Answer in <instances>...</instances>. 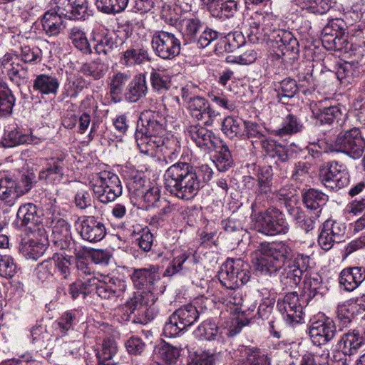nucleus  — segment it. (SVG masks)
Here are the masks:
<instances>
[{"label": "nucleus", "mask_w": 365, "mask_h": 365, "mask_svg": "<svg viewBox=\"0 0 365 365\" xmlns=\"http://www.w3.org/2000/svg\"><path fill=\"white\" fill-rule=\"evenodd\" d=\"M213 171L207 165L195 168L190 163L178 162L165 172V187L178 198L188 200L193 198L204 184L212 176Z\"/></svg>", "instance_id": "nucleus-1"}, {"label": "nucleus", "mask_w": 365, "mask_h": 365, "mask_svg": "<svg viewBox=\"0 0 365 365\" xmlns=\"http://www.w3.org/2000/svg\"><path fill=\"white\" fill-rule=\"evenodd\" d=\"M250 34H264L267 37L271 46L279 48L282 53L298 51V41L292 32L277 27V20L271 14H255L250 19Z\"/></svg>", "instance_id": "nucleus-2"}, {"label": "nucleus", "mask_w": 365, "mask_h": 365, "mask_svg": "<svg viewBox=\"0 0 365 365\" xmlns=\"http://www.w3.org/2000/svg\"><path fill=\"white\" fill-rule=\"evenodd\" d=\"M256 270L264 274L276 273L294 257L291 247L284 242H264L259 244L255 252Z\"/></svg>", "instance_id": "nucleus-3"}, {"label": "nucleus", "mask_w": 365, "mask_h": 365, "mask_svg": "<svg viewBox=\"0 0 365 365\" xmlns=\"http://www.w3.org/2000/svg\"><path fill=\"white\" fill-rule=\"evenodd\" d=\"M158 113L152 110L143 112L138 121L135 138L140 153L150 155L159 144L163 143V137L166 130L163 123L157 119Z\"/></svg>", "instance_id": "nucleus-4"}, {"label": "nucleus", "mask_w": 365, "mask_h": 365, "mask_svg": "<svg viewBox=\"0 0 365 365\" xmlns=\"http://www.w3.org/2000/svg\"><path fill=\"white\" fill-rule=\"evenodd\" d=\"M249 264L241 259H227L220 267L217 277L227 289H236L250 279Z\"/></svg>", "instance_id": "nucleus-5"}, {"label": "nucleus", "mask_w": 365, "mask_h": 365, "mask_svg": "<svg viewBox=\"0 0 365 365\" xmlns=\"http://www.w3.org/2000/svg\"><path fill=\"white\" fill-rule=\"evenodd\" d=\"M255 220L257 231L267 236L284 235L289 231V224L284 215L274 207H269L264 212H259Z\"/></svg>", "instance_id": "nucleus-6"}, {"label": "nucleus", "mask_w": 365, "mask_h": 365, "mask_svg": "<svg viewBox=\"0 0 365 365\" xmlns=\"http://www.w3.org/2000/svg\"><path fill=\"white\" fill-rule=\"evenodd\" d=\"M330 151L343 153L354 159L359 158L365 148V140L358 128L340 132Z\"/></svg>", "instance_id": "nucleus-7"}, {"label": "nucleus", "mask_w": 365, "mask_h": 365, "mask_svg": "<svg viewBox=\"0 0 365 365\" xmlns=\"http://www.w3.org/2000/svg\"><path fill=\"white\" fill-rule=\"evenodd\" d=\"M92 190L96 197L102 203L114 201L122 194V186L118 175L102 172L94 180Z\"/></svg>", "instance_id": "nucleus-8"}, {"label": "nucleus", "mask_w": 365, "mask_h": 365, "mask_svg": "<svg viewBox=\"0 0 365 365\" xmlns=\"http://www.w3.org/2000/svg\"><path fill=\"white\" fill-rule=\"evenodd\" d=\"M198 317V311L192 304L181 307L170 316L168 322L164 325L163 333L166 336L175 337L192 325Z\"/></svg>", "instance_id": "nucleus-9"}, {"label": "nucleus", "mask_w": 365, "mask_h": 365, "mask_svg": "<svg viewBox=\"0 0 365 365\" xmlns=\"http://www.w3.org/2000/svg\"><path fill=\"white\" fill-rule=\"evenodd\" d=\"M151 46L155 54L163 60H172L181 50V41L174 34L155 31L151 36Z\"/></svg>", "instance_id": "nucleus-10"}, {"label": "nucleus", "mask_w": 365, "mask_h": 365, "mask_svg": "<svg viewBox=\"0 0 365 365\" xmlns=\"http://www.w3.org/2000/svg\"><path fill=\"white\" fill-rule=\"evenodd\" d=\"M320 180L327 189L336 191L349 183L348 169L345 165L337 161L328 162L320 170Z\"/></svg>", "instance_id": "nucleus-11"}, {"label": "nucleus", "mask_w": 365, "mask_h": 365, "mask_svg": "<svg viewBox=\"0 0 365 365\" xmlns=\"http://www.w3.org/2000/svg\"><path fill=\"white\" fill-rule=\"evenodd\" d=\"M46 224L52 227L51 239L56 248L68 249L72 241L71 225L60 216L55 215L48 217Z\"/></svg>", "instance_id": "nucleus-12"}, {"label": "nucleus", "mask_w": 365, "mask_h": 365, "mask_svg": "<svg viewBox=\"0 0 365 365\" xmlns=\"http://www.w3.org/2000/svg\"><path fill=\"white\" fill-rule=\"evenodd\" d=\"M356 55L358 56L356 62H345L339 66L336 75L341 83H351L365 73V49L359 47Z\"/></svg>", "instance_id": "nucleus-13"}, {"label": "nucleus", "mask_w": 365, "mask_h": 365, "mask_svg": "<svg viewBox=\"0 0 365 365\" xmlns=\"http://www.w3.org/2000/svg\"><path fill=\"white\" fill-rule=\"evenodd\" d=\"M336 333L335 324L329 318L314 321L311 323L309 328V337L316 346L327 344L334 339Z\"/></svg>", "instance_id": "nucleus-14"}, {"label": "nucleus", "mask_w": 365, "mask_h": 365, "mask_svg": "<svg viewBox=\"0 0 365 365\" xmlns=\"http://www.w3.org/2000/svg\"><path fill=\"white\" fill-rule=\"evenodd\" d=\"M299 301L296 292H289L277 301L278 310L288 324H297L302 319V307Z\"/></svg>", "instance_id": "nucleus-15"}, {"label": "nucleus", "mask_w": 365, "mask_h": 365, "mask_svg": "<svg viewBox=\"0 0 365 365\" xmlns=\"http://www.w3.org/2000/svg\"><path fill=\"white\" fill-rule=\"evenodd\" d=\"M78 232L81 238L90 242L102 240L106 235V228L103 222L94 216H84L80 221Z\"/></svg>", "instance_id": "nucleus-16"}, {"label": "nucleus", "mask_w": 365, "mask_h": 365, "mask_svg": "<svg viewBox=\"0 0 365 365\" xmlns=\"http://www.w3.org/2000/svg\"><path fill=\"white\" fill-rule=\"evenodd\" d=\"M187 108L192 118L202 120L206 125L213 124L219 113L212 109L204 98L196 96L187 100Z\"/></svg>", "instance_id": "nucleus-17"}, {"label": "nucleus", "mask_w": 365, "mask_h": 365, "mask_svg": "<svg viewBox=\"0 0 365 365\" xmlns=\"http://www.w3.org/2000/svg\"><path fill=\"white\" fill-rule=\"evenodd\" d=\"M131 279L135 288L138 289H147L149 294L155 291L154 286L160 279L159 275V267L150 265L148 268L134 269Z\"/></svg>", "instance_id": "nucleus-18"}, {"label": "nucleus", "mask_w": 365, "mask_h": 365, "mask_svg": "<svg viewBox=\"0 0 365 365\" xmlns=\"http://www.w3.org/2000/svg\"><path fill=\"white\" fill-rule=\"evenodd\" d=\"M197 260L190 253L185 252L175 256L165 269L163 276L171 277L175 274L187 275L197 270Z\"/></svg>", "instance_id": "nucleus-19"}, {"label": "nucleus", "mask_w": 365, "mask_h": 365, "mask_svg": "<svg viewBox=\"0 0 365 365\" xmlns=\"http://www.w3.org/2000/svg\"><path fill=\"white\" fill-rule=\"evenodd\" d=\"M126 287L125 282L118 278L104 276L97 286L96 293L101 299L115 301L123 297Z\"/></svg>", "instance_id": "nucleus-20"}, {"label": "nucleus", "mask_w": 365, "mask_h": 365, "mask_svg": "<svg viewBox=\"0 0 365 365\" xmlns=\"http://www.w3.org/2000/svg\"><path fill=\"white\" fill-rule=\"evenodd\" d=\"M64 173L63 158H51L48 160L46 167L39 172L38 178L47 184L58 185L63 180Z\"/></svg>", "instance_id": "nucleus-21"}, {"label": "nucleus", "mask_w": 365, "mask_h": 365, "mask_svg": "<svg viewBox=\"0 0 365 365\" xmlns=\"http://www.w3.org/2000/svg\"><path fill=\"white\" fill-rule=\"evenodd\" d=\"M188 136L195 143L197 146L204 150H212L217 148V138L213 133L198 124L187 127Z\"/></svg>", "instance_id": "nucleus-22"}, {"label": "nucleus", "mask_w": 365, "mask_h": 365, "mask_svg": "<svg viewBox=\"0 0 365 365\" xmlns=\"http://www.w3.org/2000/svg\"><path fill=\"white\" fill-rule=\"evenodd\" d=\"M312 112L320 120L322 124H332L336 123L341 125L346 113H343L341 108L337 106H324L322 102L315 103L312 107Z\"/></svg>", "instance_id": "nucleus-23"}, {"label": "nucleus", "mask_w": 365, "mask_h": 365, "mask_svg": "<svg viewBox=\"0 0 365 365\" xmlns=\"http://www.w3.org/2000/svg\"><path fill=\"white\" fill-rule=\"evenodd\" d=\"M42 222L41 212L33 203L21 205L16 214V223L19 227L35 229Z\"/></svg>", "instance_id": "nucleus-24"}, {"label": "nucleus", "mask_w": 365, "mask_h": 365, "mask_svg": "<svg viewBox=\"0 0 365 365\" xmlns=\"http://www.w3.org/2000/svg\"><path fill=\"white\" fill-rule=\"evenodd\" d=\"M365 344V338L358 330L353 329L343 334L337 343L338 349L346 356H352Z\"/></svg>", "instance_id": "nucleus-25"}, {"label": "nucleus", "mask_w": 365, "mask_h": 365, "mask_svg": "<svg viewBox=\"0 0 365 365\" xmlns=\"http://www.w3.org/2000/svg\"><path fill=\"white\" fill-rule=\"evenodd\" d=\"M365 279V269L361 267H346L340 272L339 281L344 289L352 292Z\"/></svg>", "instance_id": "nucleus-26"}, {"label": "nucleus", "mask_w": 365, "mask_h": 365, "mask_svg": "<svg viewBox=\"0 0 365 365\" xmlns=\"http://www.w3.org/2000/svg\"><path fill=\"white\" fill-rule=\"evenodd\" d=\"M327 291L322 282V278L318 273H306L304 280V296L306 300L322 298Z\"/></svg>", "instance_id": "nucleus-27"}, {"label": "nucleus", "mask_w": 365, "mask_h": 365, "mask_svg": "<svg viewBox=\"0 0 365 365\" xmlns=\"http://www.w3.org/2000/svg\"><path fill=\"white\" fill-rule=\"evenodd\" d=\"M59 87L60 81L53 74L37 75L33 82V89L42 96H56Z\"/></svg>", "instance_id": "nucleus-28"}, {"label": "nucleus", "mask_w": 365, "mask_h": 365, "mask_svg": "<svg viewBox=\"0 0 365 365\" xmlns=\"http://www.w3.org/2000/svg\"><path fill=\"white\" fill-rule=\"evenodd\" d=\"M148 93V86L145 74L136 75L128 83L124 93L126 101L135 103L145 98Z\"/></svg>", "instance_id": "nucleus-29"}, {"label": "nucleus", "mask_w": 365, "mask_h": 365, "mask_svg": "<svg viewBox=\"0 0 365 365\" xmlns=\"http://www.w3.org/2000/svg\"><path fill=\"white\" fill-rule=\"evenodd\" d=\"M261 148L265 155L272 158H277L282 163L288 161L290 158L289 148L270 138L262 141Z\"/></svg>", "instance_id": "nucleus-30"}, {"label": "nucleus", "mask_w": 365, "mask_h": 365, "mask_svg": "<svg viewBox=\"0 0 365 365\" xmlns=\"http://www.w3.org/2000/svg\"><path fill=\"white\" fill-rule=\"evenodd\" d=\"M122 63L126 66L141 65L147 61H150L148 49L143 46H133L123 52L121 57Z\"/></svg>", "instance_id": "nucleus-31"}, {"label": "nucleus", "mask_w": 365, "mask_h": 365, "mask_svg": "<svg viewBox=\"0 0 365 365\" xmlns=\"http://www.w3.org/2000/svg\"><path fill=\"white\" fill-rule=\"evenodd\" d=\"M209 11L214 17L223 19L233 17L240 9L239 2L235 0L213 3L209 5Z\"/></svg>", "instance_id": "nucleus-32"}, {"label": "nucleus", "mask_w": 365, "mask_h": 365, "mask_svg": "<svg viewBox=\"0 0 365 365\" xmlns=\"http://www.w3.org/2000/svg\"><path fill=\"white\" fill-rule=\"evenodd\" d=\"M328 201V196L322 192L313 188L309 189L303 194V202L307 208L314 210L316 217H319L322 207Z\"/></svg>", "instance_id": "nucleus-33"}, {"label": "nucleus", "mask_w": 365, "mask_h": 365, "mask_svg": "<svg viewBox=\"0 0 365 365\" xmlns=\"http://www.w3.org/2000/svg\"><path fill=\"white\" fill-rule=\"evenodd\" d=\"M274 89L277 92V98L279 102L286 104L288 100L293 98L298 91V86L294 79L287 78L275 83Z\"/></svg>", "instance_id": "nucleus-34"}, {"label": "nucleus", "mask_w": 365, "mask_h": 365, "mask_svg": "<svg viewBox=\"0 0 365 365\" xmlns=\"http://www.w3.org/2000/svg\"><path fill=\"white\" fill-rule=\"evenodd\" d=\"M304 129L302 119L293 113H287L282 118L281 127L275 131L279 136L290 135L300 133Z\"/></svg>", "instance_id": "nucleus-35"}, {"label": "nucleus", "mask_w": 365, "mask_h": 365, "mask_svg": "<svg viewBox=\"0 0 365 365\" xmlns=\"http://www.w3.org/2000/svg\"><path fill=\"white\" fill-rule=\"evenodd\" d=\"M39 139L32 135L24 134L15 127H9L4 135L6 146L14 147L22 144H37Z\"/></svg>", "instance_id": "nucleus-36"}, {"label": "nucleus", "mask_w": 365, "mask_h": 365, "mask_svg": "<svg viewBox=\"0 0 365 365\" xmlns=\"http://www.w3.org/2000/svg\"><path fill=\"white\" fill-rule=\"evenodd\" d=\"M19 249L26 258L36 260L43 255L46 246L34 240L24 239L21 240Z\"/></svg>", "instance_id": "nucleus-37"}, {"label": "nucleus", "mask_w": 365, "mask_h": 365, "mask_svg": "<svg viewBox=\"0 0 365 365\" xmlns=\"http://www.w3.org/2000/svg\"><path fill=\"white\" fill-rule=\"evenodd\" d=\"M68 38L73 45L83 53L90 54L92 52L86 37V32L78 26H73L68 30Z\"/></svg>", "instance_id": "nucleus-38"}, {"label": "nucleus", "mask_w": 365, "mask_h": 365, "mask_svg": "<svg viewBox=\"0 0 365 365\" xmlns=\"http://www.w3.org/2000/svg\"><path fill=\"white\" fill-rule=\"evenodd\" d=\"M244 122L242 119L227 117L222 121V130L230 139L243 138Z\"/></svg>", "instance_id": "nucleus-39"}, {"label": "nucleus", "mask_w": 365, "mask_h": 365, "mask_svg": "<svg viewBox=\"0 0 365 365\" xmlns=\"http://www.w3.org/2000/svg\"><path fill=\"white\" fill-rule=\"evenodd\" d=\"M182 35L185 44L197 40V34L202 27V21L197 18H187L182 21Z\"/></svg>", "instance_id": "nucleus-40"}, {"label": "nucleus", "mask_w": 365, "mask_h": 365, "mask_svg": "<svg viewBox=\"0 0 365 365\" xmlns=\"http://www.w3.org/2000/svg\"><path fill=\"white\" fill-rule=\"evenodd\" d=\"M15 101L16 98L6 83L0 79V115H10Z\"/></svg>", "instance_id": "nucleus-41"}, {"label": "nucleus", "mask_w": 365, "mask_h": 365, "mask_svg": "<svg viewBox=\"0 0 365 365\" xmlns=\"http://www.w3.org/2000/svg\"><path fill=\"white\" fill-rule=\"evenodd\" d=\"M19 197L16 180L9 177H5L0 180V200L13 204Z\"/></svg>", "instance_id": "nucleus-42"}, {"label": "nucleus", "mask_w": 365, "mask_h": 365, "mask_svg": "<svg viewBox=\"0 0 365 365\" xmlns=\"http://www.w3.org/2000/svg\"><path fill=\"white\" fill-rule=\"evenodd\" d=\"M62 23V17L50 10L44 14L42 19L43 29L50 36H57L61 32Z\"/></svg>", "instance_id": "nucleus-43"}, {"label": "nucleus", "mask_w": 365, "mask_h": 365, "mask_svg": "<svg viewBox=\"0 0 365 365\" xmlns=\"http://www.w3.org/2000/svg\"><path fill=\"white\" fill-rule=\"evenodd\" d=\"M150 297H152L151 302L153 304L155 301L153 294H149L145 292H135L133 297L126 302L125 307L130 311V314H133V317H135V314L142 309L144 306L150 304Z\"/></svg>", "instance_id": "nucleus-44"}, {"label": "nucleus", "mask_w": 365, "mask_h": 365, "mask_svg": "<svg viewBox=\"0 0 365 365\" xmlns=\"http://www.w3.org/2000/svg\"><path fill=\"white\" fill-rule=\"evenodd\" d=\"M78 314V312L75 310H71L64 312L58 319L55 323V330L58 334L65 336L67 334V332L69 330L73 329L74 325L78 322L77 318Z\"/></svg>", "instance_id": "nucleus-45"}, {"label": "nucleus", "mask_w": 365, "mask_h": 365, "mask_svg": "<svg viewBox=\"0 0 365 365\" xmlns=\"http://www.w3.org/2000/svg\"><path fill=\"white\" fill-rule=\"evenodd\" d=\"M129 0H96L97 9L102 13L110 15L125 11Z\"/></svg>", "instance_id": "nucleus-46"}, {"label": "nucleus", "mask_w": 365, "mask_h": 365, "mask_svg": "<svg viewBox=\"0 0 365 365\" xmlns=\"http://www.w3.org/2000/svg\"><path fill=\"white\" fill-rule=\"evenodd\" d=\"M150 80L153 89L160 93L168 91L171 86L170 76L160 69L152 68Z\"/></svg>", "instance_id": "nucleus-47"}, {"label": "nucleus", "mask_w": 365, "mask_h": 365, "mask_svg": "<svg viewBox=\"0 0 365 365\" xmlns=\"http://www.w3.org/2000/svg\"><path fill=\"white\" fill-rule=\"evenodd\" d=\"M130 79L129 75L124 73H117L114 75L109 84L110 94L115 102L120 101L124 88Z\"/></svg>", "instance_id": "nucleus-48"}, {"label": "nucleus", "mask_w": 365, "mask_h": 365, "mask_svg": "<svg viewBox=\"0 0 365 365\" xmlns=\"http://www.w3.org/2000/svg\"><path fill=\"white\" fill-rule=\"evenodd\" d=\"M322 228L336 243L344 240L346 231V226L344 223L328 220L323 223Z\"/></svg>", "instance_id": "nucleus-49"}, {"label": "nucleus", "mask_w": 365, "mask_h": 365, "mask_svg": "<svg viewBox=\"0 0 365 365\" xmlns=\"http://www.w3.org/2000/svg\"><path fill=\"white\" fill-rule=\"evenodd\" d=\"M109 68L106 63L101 61H93L82 65L81 72L84 75L91 76L96 80L103 78Z\"/></svg>", "instance_id": "nucleus-50"}, {"label": "nucleus", "mask_w": 365, "mask_h": 365, "mask_svg": "<svg viewBox=\"0 0 365 365\" xmlns=\"http://www.w3.org/2000/svg\"><path fill=\"white\" fill-rule=\"evenodd\" d=\"M244 133L245 136L247 138L252 139V143L255 142L259 143L262 145V141L267 138L265 134V129L259 124L253 121L244 122Z\"/></svg>", "instance_id": "nucleus-51"}, {"label": "nucleus", "mask_w": 365, "mask_h": 365, "mask_svg": "<svg viewBox=\"0 0 365 365\" xmlns=\"http://www.w3.org/2000/svg\"><path fill=\"white\" fill-rule=\"evenodd\" d=\"M198 331L206 340L216 341L219 344L224 343V333L219 329L218 327L215 323L205 322L199 326Z\"/></svg>", "instance_id": "nucleus-52"}, {"label": "nucleus", "mask_w": 365, "mask_h": 365, "mask_svg": "<svg viewBox=\"0 0 365 365\" xmlns=\"http://www.w3.org/2000/svg\"><path fill=\"white\" fill-rule=\"evenodd\" d=\"M163 143L159 144V148H162L161 150L165 155V158L172 160L175 158L180 153L181 146L178 139L173 135L170 136L164 135L163 137Z\"/></svg>", "instance_id": "nucleus-53"}, {"label": "nucleus", "mask_w": 365, "mask_h": 365, "mask_svg": "<svg viewBox=\"0 0 365 365\" xmlns=\"http://www.w3.org/2000/svg\"><path fill=\"white\" fill-rule=\"evenodd\" d=\"M321 40L323 46L327 50L341 51L348 44L346 36L336 32L334 34L322 36Z\"/></svg>", "instance_id": "nucleus-54"}, {"label": "nucleus", "mask_w": 365, "mask_h": 365, "mask_svg": "<svg viewBox=\"0 0 365 365\" xmlns=\"http://www.w3.org/2000/svg\"><path fill=\"white\" fill-rule=\"evenodd\" d=\"M247 356L246 365H269L270 359L267 354L255 347H244Z\"/></svg>", "instance_id": "nucleus-55"}, {"label": "nucleus", "mask_w": 365, "mask_h": 365, "mask_svg": "<svg viewBox=\"0 0 365 365\" xmlns=\"http://www.w3.org/2000/svg\"><path fill=\"white\" fill-rule=\"evenodd\" d=\"M355 307L349 302L341 303L336 309V319L343 327H348L354 318Z\"/></svg>", "instance_id": "nucleus-56"}, {"label": "nucleus", "mask_w": 365, "mask_h": 365, "mask_svg": "<svg viewBox=\"0 0 365 365\" xmlns=\"http://www.w3.org/2000/svg\"><path fill=\"white\" fill-rule=\"evenodd\" d=\"M214 163L220 172L228 170L233 165L231 153L227 145H222L215 157Z\"/></svg>", "instance_id": "nucleus-57"}, {"label": "nucleus", "mask_w": 365, "mask_h": 365, "mask_svg": "<svg viewBox=\"0 0 365 365\" xmlns=\"http://www.w3.org/2000/svg\"><path fill=\"white\" fill-rule=\"evenodd\" d=\"M272 177L273 170L272 166L265 165L261 167L258 170L257 173L258 189L262 190L263 192H266V191L271 192Z\"/></svg>", "instance_id": "nucleus-58"}, {"label": "nucleus", "mask_w": 365, "mask_h": 365, "mask_svg": "<svg viewBox=\"0 0 365 365\" xmlns=\"http://www.w3.org/2000/svg\"><path fill=\"white\" fill-rule=\"evenodd\" d=\"M71 257L66 256L61 253H55L53 255V257L48 259H52L56 270H57L63 278H66L70 274L71 265Z\"/></svg>", "instance_id": "nucleus-59"}, {"label": "nucleus", "mask_w": 365, "mask_h": 365, "mask_svg": "<svg viewBox=\"0 0 365 365\" xmlns=\"http://www.w3.org/2000/svg\"><path fill=\"white\" fill-rule=\"evenodd\" d=\"M245 43L244 36L238 31L229 34L221 41V43L224 45V51L226 52H234Z\"/></svg>", "instance_id": "nucleus-60"}, {"label": "nucleus", "mask_w": 365, "mask_h": 365, "mask_svg": "<svg viewBox=\"0 0 365 365\" xmlns=\"http://www.w3.org/2000/svg\"><path fill=\"white\" fill-rule=\"evenodd\" d=\"M93 48L95 52L99 55L106 56L112 52L115 46V41L108 35L99 36L94 39Z\"/></svg>", "instance_id": "nucleus-61"}, {"label": "nucleus", "mask_w": 365, "mask_h": 365, "mask_svg": "<svg viewBox=\"0 0 365 365\" xmlns=\"http://www.w3.org/2000/svg\"><path fill=\"white\" fill-rule=\"evenodd\" d=\"M17 272V265L14 259L9 255L0 254V276L11 278Z\"/></svg>", "instance_id": "nucleus-62"}, {"label": "nucleus", "mask_w": 365, "mask_h": 365, "mask_svg": "<svg viewBox=\"0 0 365 365\" xmlns=\"http://www.w3.org/2000/svg\"><path fill=\"white\" fill-rule=\"evenodd\" d=\"M117 351L116 341L113 339L106 337L101 344V349L97 350L96 357L103 359H113Z\"/></svg>", "instance_id": "nucleus-63"}, {"label": "nucleus", "mask_w": 365, "mask_h": 365, "mask_svg": "<svg viewBox=\"0 0 365 365\" xmlns=\"http://www.w3.org/2000/svg\"><path fill=\"white\" fill-rule=\"evenodd\" d=\"M302 275L300 269L289 267L284 270L280 280L286 288H292L301 282Z\"/></svg>", "instance_id": "nucleus-64"}]
</instances>
